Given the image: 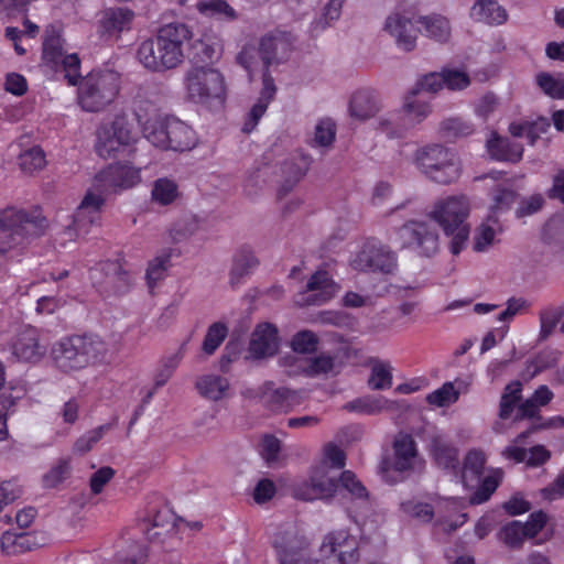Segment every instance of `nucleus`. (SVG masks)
Here are the masks:
<instances>
[{"label": "nucleus", "instance_id": "58", "mask_svg": "<svg viewBox=\"0 0 564 564\" xmlns=\"http://www.w3.org/2000/svg\"><path fill=\"white\" fill-rule=\"evenodd\" d=\"M70 473L68 460L62 459L43 476V485L46 488H54L64 481Z\"/></svg>", "mask_w": 564, "mask_h": 564}, {"label": "nucleus", "instance_id": "26", "mask_svg": "<svg viewBox=\"0 0 564 564\" xmlns=\"http://www.w3.org/2000/svg\"><path fill=\"white\" fill-rule=\"evenodd\" d=\"M134 18V12L124 7L109 8L102 12L99 28L102 34L116 35L129 30Z\"/></svg>", "mask_w": 564, "mask_h": 564}, {"label": "nucleus", "instance_id": "6", "mask_svg": "<svg viewBox=\"0 0 564 564\" xmlns=\"http://www.w3.org/2000/svg\"><path fill=\"white\" fill-rule=\"evenodd\" d=\"M416 165L431 181L451 184L460 176V164L456 154L441 144H431L416 151Z\"/></svg>", "mask_w": 564, "mask_h": 564}, {"label": "nucleus", "instance_id": "60", "mask_svg": "<svg viewBox=\"0 0 564 564\" xmlns=\"http://www.w3.org/2000/svg\"><path fill=\"white\" fill-rule=\"evenodd\" d=\"M496 230L488 224H481L476 228L474 235V250L476 252H484L489 249L494 243Z\"/></svg>", "mask_w": 564, "mask_h": 564}, {"label": "nucleus", "instance_id": "4", "mask_svg": "<svg viewBox=\"0 0 564 564\" xmlns=\"http://www.w3.org/2000/svg\"><path fill=\"white\" fill-rule=\"evenodd\" d=\"M469 203L465 196H451L435 204L431 217L442 227L444 234L452 237L449 250L457 256L465 247L469 236Z\"/></svg>", "mask_w": 564, "mask_h": 564}, {"label": "nucleus", "instance_id": "59", "mask_svg": "<svg viewBox=\"0 0 564 564\" xmlns=\"http://www.w3.org/2000/svg\"><path fill=\"white\" fill-rule=\"evenodd\" d=\"M400 507L403 512L424 522L431 521L434 517V509L430 503L409 500L401 502Z\"/></svg>", "mask_w": 564, "mask_h": 564}, {"label": "nucleus", "instance_id": "13", "mask_svg": "<svg viewBox=\"0 0 564 564\" xmlns=\"http://www.w3.org/2000/svg\"><path fill=\"white\" fill-rule=\"evenodd\" d=\"M93 284L101 294L122 295L131 286V275L118 261H106L90 271Z\"/></svg>", "mask_w": 564, "mask_h": 564}, {"label": "nucleus", "instance_id": "49", "mask_svg": "<svg viewBox=\"0 0 564 564\" xmlns=\"http://www.w3.org/2000/svg\"><path fill=\"white\" fill-rule=\"evenodd\" d=\"M177 196V186L167 178H159L152 188V198L161 205L171 204Z\"/></svg>", "mask_w": 564, "mask_h": 564}, {"label": "nucleus", "instance_id": "25", "mask_svg": "<svg viewBox=\"0 0 564 564\" xmlns=\"http://www.w3.org/2000/svg\"><path fill=\"white\" fill-rule=\"evenodd\" d=\"M275 93L276 87L271 74L264 72L262 76V89L260 93V97L258 98L257 102L253 105L248 115V119L242 128L243 132H251L254 129L261 117L267 111V108L270 101L273 99Z\"/></svg>", "mask_w": 564, "mask_h": 564}, {"label": "nucleus", "instance_id": "12", "mask_svg": "<svg viewBox=\"0 0 564 564\" xmlns=\"http://www.w3.org/2000/svg\"><path fill=\"white\" fill-rule=\"evenodd\" d=\"M403 248H413L424 257L438 251V234L431 223L410 220L398 229Z\"/></svg>", "mask_w": 564, "mask_h": 564}, {"label": "nucleus", "instance_id": "56", "mask_svg": "<svg viewBox=\"0 0 564 564\" xmlns=\"http://www.w3.org/2000/svg\"><path fill=\"white\" fill-rule=\"evenodd\" d=\"M111 429L110 424H105L96 427L87 434L79 437L74 449L79 454H85L93 448V446L104 436V434Z\"/></svg>", "mask_w": 564, "mask_h": 564}, {"label": "nucleus", "instance_id": "47", "mask_svg": "<svg viewBox=\"0 0 564 564\" xmlns=\"http://www.w3.org/2000/svg\"><path fill=\"white\" fill-rule=\"evenodd\" d=\"M228 328L224 323L217 322L212 324L203 341V350L207 355H213L220 344L225 340Z\"/></svg>", "mask_w": 564, "mask_h": 564}, {"label": "nucleus", "instance_id": "5", "mask_svg": "<svg viewBox=\"0 0 564 564\" xmlns=\"http://www.w3.org/2000/svg\"><path fill=\"white\" fill-rule=\"evenodd\" d=\"M119 90L120 76L117 72L93 70L78 85V105L87 112L104 111L115 101Z\"/></svg>", "mask_w": 564, "mask_h": 564}, {"label": "nucleus", "instance_id": "51", "mask_svg": "<svg viewBox=\"0 0 564 564\" xmlns=\"http://www.w3.org/2000/svg\"><path fill=\"white\" fill-rule=\"evenodd\" d=\"M196 7L204 14L225 17L228 20L236 19V11L225 0L200 1Z\"/></svg>", "mask_w": 564, "mask_h": 564}, {"label": "nucleus", "instance_id": "42", "mask_svg": "<svg viewBox=\"0 0 564 564\" xmlns=\"http://www.w3.org/2000/svg\"><path fill=\"white\" fill-rule=\"evenodd\" d=\"M46 164L45 154L40 147H33L19 156V165L24 173L32 174Z\"/></svg>", "mask_w": 564, "mask_h": 564}, {"label": "nucleus", "instance_id": "16", "mask_svg": "<svg viewBox=\"0 0 564 564\" xmlns=\"http://www.w3.org/2000/svg\"><path fill=\"white\" fill-rule=\"evenodd\" d=\"M283 360L285 365H294L297 372L308 378H327L339 372L336 356L328 351H322L311 357L288 356Z\"/></svg>", "mask_w": 564, "mask_h": 564}, {"label": "nucleus", "instance_id": "39", "mask_svg": "<svg viewBox=\"0 0 564 564\" xmlns=\"http://www.w3.org/2000/svg\"><path fill=\"white\" fill-rule=\"evenodd\" d=\"M474 132V126L460 117H451L440 123L438 133L442 139L454 141L468 137Z\"/></svg>", "mask_w": 564, "mask_h": 564}, {"label": "nucleus", "instance_id": "57", "mask_svg": "<svg viewBox=\"0 0 564 564\" xmlns=\"http://www.w3.org/2000/svg\"><path fill=\"white\" fill-rule=\"evenodd\" d=\"M562 427H564V417L560 415L553 416L544 420L543 422L533 423L524 432L517 435V437L514 438V443L522 444L530 435L542 430H556Z\"/></svg>", "mask_w": 564, "mask_h": 564}, {"label": "nucleus", "instance_id": "46", "mask_svg": "<svg viewBox=\"0 0 564 564\" xmlns=\"http://www.w3.org/2000/svg\"><path fill=\"white\" fill-rule=\"evenodd\" d=\"M564 311L561 307H551L540 313V335L539 340L543 341L549 338L557 324L561 322Z\"/></svg>", "mask_w": 564, "mask_h": 564}, {"label": "nucleus", "instance_id": "28", "mask_svg": "<svg viewBox=\"0 0 564 564\" xmlns=\"http://www.w3.org/2000/svg\"><path fill=\"white\" fill-rule=\"evenodd\" d=\"M379 110L375 91L371 89H359L350 98L349 113L358 120H367L373 117Z\"/></svg>", "mask_w": 564, "mask_h": 564}, {"label": "nucleus", "instance_id": "40", "mask_svg": "<svg viewBox=\"0 0 564 564\" xmlns=\"http://www.w3.org/2000/svg\"><path fill=\"white\" fill-rule=\"evenodd\" d=\"M196 388L203 397L217 401L228 390L229 382L219 376L208 375L197 380Z\"/></svg>", "mask_w": 564, "mask_h": 564}, {"label": "nucleus", "instance_id": "37", "mask_svg": "<svg viewBox=\"0 0 564 564\" xmlns=\"http://www.w3.org/2000/svg\"><path fill=\"white\" fill-rule=\"evenodd\" d=\"M423 26V33L437 42L444 43L451 36V25L442 15L420 17L419 21Z\"/></svg>", "mask_w": 564, "mask_h": 564}, {"label": "nucleus", "instance_id": "14", "mask_svg": "<svg viewBox=\"0 0 564 564\" xmlns=\"http://www.w3.org/2000/svg\"><path fill=\"white\" fill-rule=\"evenodd\" d=\"M393 457L390 469L408 477L411 473H421L424 469L425 460L419 455L416 442L411 434L399 433L394 437Z\"/></svg>", "mask_w": 564, "mask_h": 564}, {"label": "nucleus", "instance_id": "29", "mask_svg": "<svg viewBox=\"0 0 564 564\" xmlns=\"http://www.w3.org/2000/svg\"><path fill=\"white\" fill-rule=\"evenodd\" d=\"M310 160L306 155L296 159L286 160L281 165L283 183L279 189V196L288 195L295 184L305 175L310 167Z\"/></svg>", "mask_w": 564, "mask_h": 564}, {"label": "nucleus", "instance_id": "61", "mask_svg": "<svg viewBox=\"0 0 564 564\" xmlns=\"http://www.w3.org/2000/svg\"><path fill=\"white\" fill-rule=\"evenodd\" d=\"M444 86L449 90H462L469 86L470 78L467 73L459 69L444 68Z\"/></svg>", "mask_w": 564, "mask_h": 564}, {"label": "nucleus", "instance_id": "35", "mask_svg": "<svg viewBox=\"0 0 564 564\" xmlns=\"http://www.w3.org/2000/svg\"><path fill=\"white\" fill-rule=\"evenodd\" d=\"M487 147L491 156L497 160L518 162L522 158V145L508 139L495 137L488 140Z\"/></svg>", "mask_w": 564, "mask_h": 564}, {"label": "nucleus", "instance_id": "34", "mask_svg": "<svg viewBox=\"0 0 564 564\" xmlns=\"http://www.w3.org/2000/svg\"><path fill=\"white\" fill-rule=\"evenodd\" d=\"M137 57L147 69L158 73L165 72L161 46L158 43L156 36L145 40L140 44Z\"/></svg>", "mask_w": 564, "mask_h": 564}, {"label": "nucleus", "instance_id": "52", "mask_svg": "<svg viewBox=\"0 0 564 564\" xmlns=\"http://www.w3.org/2000/svg\"><path fill=\"white\" fill-rule=\"evenodd\" d=\"M538 85L543 93L554 99H564V77H553L542 73L536 77Z\"/></svg>", "mask_w": 564, "mask_h": 564}, {"label": "nucleus", "instance_id": "20", "mask_svg": "<svg viewBox=\"0 0 564 564\" xmlns=\"http://www.w3.org/2000/svg\"><path fill=\"white\" fill-rule=\"evenodd\" d=\"M321 551L325 555L335 554L338 564H357L359 562L358 541L345 530L327 534Z\"/></svg>", "mask_w": 564, "mask_h": 564}, {"label": "nucleus", "instance_id": "23", "mask_svg": "<svg viewBox=\"0 0 564 564\" xmlns=\"http://www.w3.org/2000/svg\"><path fill=\"white\" fill-rule=\"evenodd\" d=\"M187 58L194 66H208L218 61L221 56V44L212 36L189 41Z\"/></svg>", "mask_w": 564, "mask_h": 564}, {"label": "nucleus", "instance_id": "30", "mask_svg": "<svg viewBox=\"0 0 564 564\" xmlns=\"http://www.w3.org/2000/svg\"><path fill=\"white\" fill-rule=\"evenodd\" d=\"M64 40L54 29H46L42 47V61L52 69L58 70L59 61L65 55L63 50Z\"/></svg>", "mask_w": 564, "mask_h": 564}, {"label": "nucleus", "instance_id": "43", "mask_svg": "<svg viewBox=\"0 0 564 564\" xmlns=\"http://www.w3.org/2000/svg\"><path fill=\"white\" fill-rule=\"evenodd\" d=\"M498 539L511 549H518L522 545L525 533L522 523L519 521H511L505 524L498 532Z\"/></svg>", "mask_w": 564, "mask_h": 564}, {"label": "nucleus", "instance_id": "41", "mask_svg": "<svg viewBox=\"0 0 564 564\" xmlns=\"http://www.w3.org/2000/svg\"><path fill=\"white\" fill-rule=\"evenodd\" d=\"M486 464L485 454L478 449H471L467 453L463 466V480L465 484L468 481H478L484 473Z\"/></svg>", "mask_w": 564, "mask_h": 564}, {"label": "nucleus", "instance_id": "11", "mask_svg": "<svg viewBox=\"0 0 564 564\" xmlns=\"http://www.w3.org/2000/svg\"><path fill=\"white\" fill-rule=\"evenodd\" d=\"M135 141L133 132L127 118L118 116L109 124H102L97 130L96 152L100 158L109 159L124 147Z\"/></svg>", "mask_w": 564, "mask_h": 564}, {"label": "nucleus", "instance_id": "50", "mask_svg": "<svg viewBox=\"0 0 564 564\" xmlns=\"http://www.w3.org/2000/svg\"><path fill=\"white\" fill-rule=\"evenodd\" d=\"M368 384L372 390H386L392 386V373L389 365L378 362L373 365Z\"/></svg>", "mask_w": 564, "mask_h": 564}, {"label": "nucleus", "instance_id": "33", "mask_svg": "<svg viewBox=\"0 0 564 564\" xmlns=\"http://www.w3.org/2000/svg\"><path fill=\"white\" fill-rule=\"evenodd\" d=\"M431 453L437 466L453 470L458 467V449L442 436L436 435L432 438Z\"/></svg>", "mask_w": 564, "mask_h": 564}, {"label": "nucleus", "instance_id": "32", "mask_svg": "<svg viewBox=\"0 0 564 564\" xmlns=\"http://www.w3.org/2000/svg\"><path fill=\"white\" fill-rule=\"evenodd\" d=\"M470 17L488 24H502L507 11L495 0H478L470 9Z\"/></svg>", "mask_w": 564, "mask_h": 564}, {"label": "nucleus", "instance_id": "38", "mask_svg": "<svg viewBox=\"0 0 564 564\" xmlns=\"http://www.w3.org/2000/svg\"><path fill=\"white\" fill-rule=\"evenodd\" d=\"M388 401L382 397L365 395L349 401L343 405L347 412H356L367 415H376L383 411Z\"/></svg>", "mask_w": 564, "mask_h": 564}, {"label": "nucleus", "instance_id": "36", "mask_svg": "<svg viewBox=\"0 0 564 564\" xmlns=\"http://www.w3.org/2000/svg\"><path fill=\"white\" fill-rule=\"evenodd\" d=\"M417 95H412V91L406 96L403 111L404 116L402 121L409 124V129L422 122L431 113V107L426 100L416 98Z\"/></svg>", "mask_w": 564, "mask_h": 564}, {"label": "nucleus", "instance_id": "17", "mask_svg": "<svg viewBox=\"0 0 564 564\" xmlns=\"http://www.w3.org/2000/svg\"><path fill=\"white\" fill-rule=\"evenodd\" d=\"M338 489V479L325 470H316L310 480L296 485L293 496L304 501L328 500Z\"/></svg>", "mask_w": 564, "mask_h": 564}, {"label": "nucleus", "instance_id": "22", "mask_svg": "<svg viewBox=\"0 0 564 564\" xmlns=\"http://www.w3.org/2000/svg\"><path fill=\"white\" fill-rule=\"evenodd\" d=\"M384 31L395 39L400 48L406 52L415 47L416 37L420 32L411 19L398 12H393L387 17Z\"/></svg>", "mask_w": 564, "mask_h": 564}, {"label": "nucleus", "instance_id": "54", "mask_svg": "<svg viewBox=\"0 0 564 564\" xmlns=\"http://www.w3.org/2000/svg\"><path fill=\"white\" fill-rule=\"evenodd\" d=\"M491 198V210L495 213L502 212L509 209L511 205L516 202L517 193L509 187L499 185L492 189Z\"/></svg>", "mask_w": 564, "mask_h": 564}, {"label": "nucleus", "instance_id": "31", "mask_svg": "<svg viewBox=\"0 0 564 564\" xmlns=\"http://www.w3.org/2000/svg\"><path fill=\"white\" fill-rule=\"evenodd\" d=\"M306 291L313 292L304 301L307 305H319L333 296V283L326 271L314 273L306 284Z\"/></svg>", "mask_w": 564, "mask_h": 564}, {"label": "nucleus", "instance_id": "8", "mask_svg": "<svg viewBox=\"0 0 564 564\" xmlns=\"http://www.w3.org/2000/svg\"><path fill=\"white\" fill-rule=\"evenodd\" d=\"M188 97L194 102L223 101L226 96L223 74L210 66H193L185 76Z\"/></svg>", "mask_w": 564, "mask_h": 564}, {"label": "nucleus", "instance_id": "27", "mask_svg": "<svg viewBox=\"0 0 564 564\" xmlns=\"http://www.w3.org/2000/svg\"><path fill=\"white\" fill-rule=\"evenodd\" d=\"M259 260L248 247H241L234 256L230 270L229 283L232 288L238 286L242 280L250 275L258 267Z\"/></svg>", "mask_w": 564, "mask_h": 564}, {"label": "nucleus", "instance_id": "18", "mask_svg": "<svg viewBox=\"0 0 564 564\" xmlns=\"http://www.w3.org/2000/svg\"><path fill=\"white\" fill-rule=\"evenodd\" d=\"M258 50L262 62V74L264 72L270 74L271 65H279L289 58L292 42L289 34L274 31L260 39Z\"/></svg>", "mask_w": 564, "mask_h": 564}, {"label": "nucleus", "instance_id": "9", "mask_svg": "<svg viewBox=\"0 0 564 564\" xmlns=\"http://www.w3.org/2000/svg\"><path fill=\"white\" fill-rule=\"evenodd\" d=\"M351 267L361 272L393 274L398 268V256L388 245L369 239L351 260Z\"/></svg>", "mask_w": 564, "mask_h": 564}, {"label": "nucleus", "instance_id": "48", "mask_svg": "<svg viewBox=\"0 0 564 564\" xmlns=\"http://www.w3.org/2000/svg\"><path fill=\"white\" fill-rule=\"evenodd\" d=\"M459 398V392L452 382H445L440 389L427 394L426 401L432 405L440 408L448 406L455 403Z\"/></svg>", "mask_w": 564, "mask_h": 564}, {"label": "nucleus", "instance_id": "1", "mask_svg": "<svg viewBox=\"0 0 564 564\" xmlns=\"http://www.w3.org/2000/svg\"><path fill=\"white\" fill-rule=\"evenodd\" d=\"M141 181L140 171L124 164H110L94 178L93 191H88L73 216V225L64 234L73 239L89 232V228L100 223L102 195L119 193L135 186Z\"/></svg>", "mask_w": 564, "mask_h": 564}, {"label": "nucleus", "instance_id": "3", "mask_svg": "<svg viewBox=\"0 0 564 564\" xmlns=\"http://www.w3.org/2000/svg\"><path fill=\"white\" fill-rule=\"evenodd\" d=\"M107 345L97 335L70 336L55 343L51 349L54 365L64 372L79 370L102 361Z\"/></svg>", "mask_w": 564, "mask_h": 564}, {"label": "nucleus", "instance_id": "10", "mask_svg": "<svg viewBox=\"0 0 564 564\" xmlns=\"http://www.w3.org/2000/svg\"><path fill=\"white\" fill-rule=\"evenodd\" d=\"M155 36L161 46L165 70L181 65L185 58L184 45L193 37L191 29L184 23L173 22L161 26Z\"/></svg>", "mask_w": 564, "mask_h": 564}, {"label": "nucleus", "instance_id": "15", "mask_svg": "<svg viewBox=\"0 0 564 564\" xmlns=\"http://www.w3.org/2000/svg\"><path fill=\"white\" fill-rule=\"evenodd\" d=\"M272 544L280 564H299L307 556L310 542L299 529L288 527L275 534Z\"/></svg>", "mask_w": 564, "mask_h": 564}, {"label": "nucleus", "instance_id": "21", "mask_svg": "<svg viewBox=\"0 0 564 564\" xmlns=\"http://www.w3.org/2000/svg\"><path fill=\"white\" fill-rule=\"evenodd\" d=\"M46 347L40 344L36 328L26 326L15 336L12 354L21 361L36 362L45 355Z\"/></svg>", "mask_w": 564, "mask_h": 564}, {"label": "nucleus", "instance_id": "55", "mask_svg": "<svg viewBox=\"0 0 564 564\" xmlns=\"http://www.w3.org/2000/svg\"><path fill=\"white\" fill-rule=\"evenodd\" d=\"M379 130L390 138H401L409 130V124L399 115H391L379 120Z\"/></svg>", "mask_w": 564, "mask_h": 564}, {"label": "nucleus", "instance_id": "2", "mask_svg": "<svg viewBox=\"0 0 564 564\" xmlns=\"http://www.w3.org/2000/svg\"><path fill=\"white\" fill-rule=\"evenodd\" d=\"M48 227L46 217L39 207L18 208L8 206L0 210V254L17 247L25 239L45 234Z\"/></svg>", "mask_w": 564, "mask_h": 564}, {"label": "nucleus", "instance_id": "53", "mask_svg": "<svg viewBox=\"0 0 564 564\" xmlns=\"http://www.w3.org/2000/svg\"><path fill=\"white\" fill-rule=\"evenodd\" d=\"M145 557L147 550L138 542L129 543L127 547L121 549L117 553V561L119 564H142Z\"/></svg>", "mask_w": 564, "mask_h": 564}, {"label": "nucleus", "instance_id": "44", "mask_svg": "<svg viewBox=\"0 0 564 564\" xmlns=\"http://www.w3.org/2000/svg\"><path fill=\"white\" fill-rule=\"evenodd\" d=\"M345 489L352 499L367 500L368 490L351 470H345L338 478V488Z\"/></svg>", "mask_w": 564, "mask_h": 564}, {"label": "nucleus", "instance_id": "7", "mask_svg": "<svg viewBox=\"0 0 564 564\" xmlns=\"http://www.w3.org/2000/svg\"><path fill=\"white\" fill-rule=\"evenodd\" d=\"M143 133L149 142L163 150L185 151L195 143L193 130L176 118L153 122L147 120Z\"/></svg>", "mask_w": 564, "mask_h": 564}, {"label": "nucleus", "instance_id": "64", "mask_svg": "<svg viewBox=\"0 0 564 564\" xmlns=\"http://www.w3.org/2000/svg\"><path fill=\"white\" fill-rule=\"evenodd\" d=\"M444 87V76L442 72L430 73L425 75L412 89V95H421L422 93H437Z\"/></svg>", "mask_w": 564, "mask_h": 564}, {"label": "nucleus", "instance_id": "63", "mask_svg": "<svg viewBox=\"0 0 564 564\" xmlns=\"http://www.w3.org/2000/svg\"><path fill=\"white\" fill-rule=\"evenodd\" d=\"M80 61L77 54H65L59 61L58 69L65 73V78L69 85H77V80L80 77L79 74Z\"/></svg>", "mask_w": 564, "mask_h": 564}, {"label": "nucleus", "instance_id": "62", "mask_svg": "<svg viewBox=\"0 0 564 564\" xmlns=\"http://www.w3.org/2000/svg\"><path fill=\"white\" fill-rule=\"evenodd\" d=\"M171 264L170 253H163L150 262L147 270V279L150 285L164 278L167 268Z\"/></svg>", "mask_w": 564, "mask_h": 564}, {"label": "nucleus", "instance_id": "45", "mask_svg": "<svg viewBox=\"0 0 564 564\" xmlns=\"http://www.w3.org/2000/svg\"><path fill=\"white\" fill-rule=\"evenodd\" d=\"M318 337L312 330H301L296 333L291 340V347L294 352L311 355L317 350Z\"/></svg>", "mask_w": 564, "mask_h": 564}, {"label": "nucleus", "instance_id": "24", "mask_svg": "<svg viewBox=\"0 0 564 564\" xmlns=\"http://www.w3.org/2000/svg\"><path fill=\"white\" fill-rule=\"evenodd\" d=\"M296 392L286 387H275L265 382L260 390V399L272 411H288L296 403Z\"/></svg>", "mask_w": 564, "mask_h": 564}, {"label": "nucleus", "instance_id": "19", "mask_svg": "<svg viewBox=\"0 0 564 564\" xmlns=\"http://www.w3.org/2000/svg\"><path fill=\"white\" fill-rule=\"evenodd\" d=\"M279 349L278 328L271 323H260L251 333L246 359L263 360L273 357Z\"/></svg>", "mask_w": 564, "mask_h": 564}]
</instances>
